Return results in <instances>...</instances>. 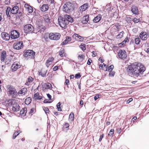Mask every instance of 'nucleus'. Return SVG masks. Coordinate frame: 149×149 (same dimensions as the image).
Listing matches in <instances>:
<instances>
[{
	"label": "nucleus",
	"mask_w": 149,
	"mask_h": 149,
	"mask_svg": "<svg viewBox=\"0 0 149 149\" xmlns=\"http://www.w3.org/2000/svg\"><path fill=\"white\" fill-rule=\"evenodd\" d=\"M134 40L135 41V43L136 45L139 44L141 41L140 39L139 38H135L134 39Z\"/></svg>",
	"instance_id": "32"
},
{
	"label": "nucleus",
	"mask_w": 149,
	"mask_h": 149,
	"mask_svg": "<svg viewBox=\"0 0 149 149\" xmlns=\"http://www.w3.org/2000/svg\"><path fill=\"white\" fill-rule=\"evenodd\" d=\"M99 95H96L94 97V99L95 100H97L99 97Z\"/></svg>",
	"instance_id": "57"
},
{
	"label": "nucleus",
	"mask_w": 149,
	"mask_h": 149,
	"mask_svg": "<svg viewBox=\"0 0 149 149\" xmlns=\"http://www.w3.org/2000/svg\"><path fill=\"white\" fill-rule=\"evenodd\" d=\"M89 17L88 15H86L84 16L82 20V22L83 24H86L89 20Z\"/></svg>",
	"instance_id": "24"
},
{
	"label": "nucleus",
	"mask_w": 149,
	"mask_h": 149,
	"mask_svg": "<svg viewBox=\"0 0 149 149\" xmlns=\"http://www.w3.org/2000/svg\"><path fill=\"white\" fill-rule=\"evenodd\" d=\"M50 33H46L45 34L44 36V38L46 40L48 38L50 39Z\"/></svg>",
	"instance_id": "31"
},
{
	"label": "nucleus",
	"mask_w": 149,
	"mask_h": 149,
	"mask_svg": "<svg viewBox=\"0 0 149 149\" xmlns=\"http://www.w3.org/2000/svg\"><path fill=\"white\" fill-rule=\"evenodd\" d=\"M51 17L49 14H46L44 16V19L45 24L49 25L51 23L50 21Z\"/></svg>",
	"instance_id": "10"
},
{
	"label": "nucleus",
	"mask_w": 149,
	"mask_h": 149,
	"mask_svg": "<svg viewBox=\"0 0 149 149\" xmlns=\"http://www.w3.org/2000/svg\"><path fill=\"white\" fill-rule=\"evenodd\" d=\"M6 54L5 51L3 50L2 51L1 53V61L2 62L4 61L6 57Z\"/></svg>",
	"instance_id": "17"
},
{
	"label": "nucleus",
	"mask_w": 149,
	"mask_h": 149,
	"mask_svg": "<svg viewBox=\"0 0 149 149\" xmlns=\"http://www.w3.org/2000/svg\"><path fill=\"white\" fill-rule=\"evenodd\" d=\"M24 29V32L26 33L32 32L34 30L33 27L30 24H28L25 25Z\"/></svg>",
	"instance_id": "7"
},
{
	"label": "nucleus",
	"mask_w": 149,
	"mask_h": 149,
	"mask_svg": "<svg viewBox=\"0 0 149 149\" xmlns=\"http://www.w3.org/2000/svg\"><path fill=\"white\" fill-rule=\"evenodd\" d=\"M54 58L53 57H49L47 61L51 63L54 60Z\"/></svg>",
	"instance_id": "43"
},
{
	"label": "nucleus",
	"mask_w": 149,
	"mask_h": 149,
	"mask_svg": "<svg viewBox=\"0 0 149 149\" xmlns=\"http://www.w3.org/2000/svg\"><path fill=\"white\" fill-rule=\"evenodd\" d=\"M31 102V99L30 97L27 98L25 100V103L26 104H29Z\"/></svg>",
	"instance_id": "28"
},
{
	"label": "nucleus",
	"mask_w": 149,
	"mask_h": 149,
	"mask_svg": "<svg viewBox=\"0 0 149 149\" xmlns=\"http://www.w3.org/2000/svg\"><path fill=\"white\" fill-rule=\"evenodd\" d=\"M47 72V71H45L44 72H39V74L42 77H45L46 76V74Z\"/></svg>",
	"instance_id": "35"
},
{
	"label": "nucleus",
	"mask_w": 149,
	"mask_h": 149,
	"mask_svg": "<svg viewBox=\"0 0 149 149\" xmlns=\"http://www.w3.org/2000/svg\"><path fill=\"white\" fill-rule=\"evenodd\" d=\"M109 72L110 73L109 74V76L111 77H113L115 74V72L114 71H112Z\"/></svg>",
	"instance_id": "39"
},
{
	"label": "nucleus",
	"mask_w": 149,
	"mask_h": 149,
	"mask_svg": "<svg viewBox=\"0 0 149 149\" xmlns=\"http://www.w3.org/2000/svg\"><path fill=\"white\" fill-rule=\"evenodd\" d=\"M92 62V60L91 58H89L87 64L88 65H90Z\"/></svg>",
	"instance_id": "49"
},
{
	"label": "nucleus",
	"mask_w": 149,
	"mask_h": 149,
	"mask_svg": "<svg viewBox=\"0 0 149 149\" xmlns=\"http://www.w3.org/2000/svg\"><path fill=\"white\" fill-rule=\"evenodd\" d=\"M101 15H98L94 18L93 20V21L95 23H97L101 20Z\"/></svg>",
	"instance_id": "23"
},
{
	"label": "nucleus",
	"mask_w": 149,
	"mask_h": 149,
	"mask_svg": "<svg viewBox=\"0 0 149 149\" xmlns=\"http://www.w3.org/2000/svg\"><path fill=\"white\" fill-rule=\"evenodd\" d=\"M114 130L113 129H111L110 130L109 133L108 134V136H112V135L114 134Z\"/></svg>",
	"instance_id": "40"
},
{
	"label": "nucleus",
	"mask_w": 149,
	"mask_h": 149,
	"mask_svg": "<svg viewBox=\"0 0 149 149\" xmlns=\"http://www.w3.org/2000/svg\"><path fill=\"white\" fill-rule=\"evenodd\" d=\"M86 45L85 44L81 43L80 45V48L84 51L86 49Z\"/></svg>",
	"instance_id": "30"
},
{
	"label": "nucleus",
	"mask_w": 149,
	"mask_h": 149,
	"mask_svg": "<svg viewBox=\"0 0 149 149\" xmlns=\"http://www.w3.org/2000/svg\"><path fill=\"white\" fill-rule=\"evenodd\" d=\"M19 7L17 6H14L11 9L10 14H15L17 13L19 10Z\"/></svg>",
	"instance_id": "15"
},
{
	"label": "nucleus",
	"mask_w": 149,
	"mask_h": 149,
	"mask_svg": "<svg viewBox=\"0 0 149 149\" xmlns=\"http://www.w3.org/2000/svg\"><path fill=\"white\" fill-rule=\"evenodd\" d=\"M68 42L67 40L66 39H65L63 41V42L62 43V44L63 45H65L68 43Z\"/></svg>",
	"instance_id": "52"
},
{
	"label": "nucleus",
	"mask_w": 149,
	"mask_h": 149,
	"mask_svg": "<svg viewBox=\"0 0 149 149\" xmlns=\"http://www.w3.org/2000/svg\"><path fill=\"white\" fill-rule=\"evenodd\" d=\"M131 11L135 15L139 14V10L137 7L135 6H132L131 7Z\"/></svg>",
	"instance_id": "16"
},
{
	"label": "nucleus",
	"mask_w": 149,
	"mask_h": 149,
	"mask_svg": "<svg viewBox=\"0 0 149 149\" xmlns=\"http://www.w3.org/2000/svg\"><path fill=\"white\" fill-rule=\"evenodd\" d=\"M65 84L66 85H68L69 84V80H68V79H66L65 80Z\"/></svg>",
	"instance_id": "60"
},
{
	"label": "nucleus",
	"mask_w": 149,
	"mask_h": 149,
	"mask_svg": "<svg viewBox=\"0 0 149 149\" xmlns=\"http://www.w3.org/2000/svg\"><path fill=\"white\" fill-rule=\"evenodd\" d=\"M12 109L13 111L15 112L19 110V108L17 109L16 108L13 106V107Z\"/></svg>",
	"instance_id": "45"
},
{
	"label": "nucleus",
	"mask_w": 149,
	"mask_h": 149,
	"mask_svg": "<svg viewBox=\"0 0 149 149\" xmlns=\"http://www.w3.org/2000/svg\"><path fill=\"white\" fill-rule=\"evenodd\" d=\"M147 35L146 32H141L140 34V36L142 40H146L147 38Z\"/></svg>",
	"instance_id": "19"
},
{
	"label": "nucleus",
	"mask_w": 149,
	"mask_h": 149,
	"mask_svg": "<svg viewBox=\"0 0 149 149\" xmlns=\"http://www.w3.org/2000/svg\"><path fill=\"white\" fill-rule=\"evenodd\" d=\"M133 22L135 23H137L139 22L140 20L139 19H137V18H135L134 19H133Z\"/></svg>",
	"instance_id": "44"
},
{
	"label": "nucleus",
	"mask_w": 149,
	"mask_h": 149,
	"mask_svg": "<svg viewBox=\"0 0 149 149\" xmlns=\"http://www.w3.org/2000/svg\"><path fill=\"white\" fill-rule=\"evenodd\" d=\"M114 68V66L113 65H111L110 66H109L108 68V70L109 72H110Z\"/></svg>",
	"instance_id": "41"
},
{
	"label": "nucleus",
	"mask_w": 149,
	"mask_h": 149,
	"mask_svg": "<svg viewBox=\"0 0 149 149\" xmlns=\"http://www.w3.org/2000/svg\"><path fill=\"white\" fill-rule=\"evenodd\" d=\"M11 8L10 7H8L7 8L6 10V13L7 17H10L12 15V14H10V11Z\"/></svg>",
	"instance_id": "26"
},
{
	"label": "nucleus",
	"mask_w": 149,
	"mask_h": 149,
	"mask_svg": "<svg viewBox=\"0 0 149 149\" xmlns=\"http://www.w3.org/2000/svg\"><path fill=\"white\" fill-rule=\"evenodd\" d=\"M34 108H33L31 109L30 111V113H33L34 112Z\"/></svg>",
	"instance_id": "63"
},
{
	"label": "nucleus",
	"mask_w": 149,
	"mask_h": 149,
	"mask_svg": "<svg viewBox=\"0 0 149 149\" xmlns=\"http://www.w3.org/2000/svg\"><path fill=\"white\" fill-rule=\"evenodd\" d=\"M72 37L79 42H82L84 40V38L82 37L76 33L74 34L72 36Z\"/></svg>",
	"instance_id": "13"
},
{
	"label": "nucleus",
	"mask_w": 149,
	"mask_h": 149,
	"mask_svg": "<svg viewBox=\"0 0 149 149\" xmlns=\"http://www.w3.org/2000/svg\"><path fill=\"white\" fill-rule=\"evenodd\" d=\"M118 55L119 58L121 59L125 58L127 56L125 50H119Z\"/></svg>",
	"instance_id": "11"
},
{
	"label": "nucleus",
	"mask_w": 149,
	"mask_h": 149,
	"mask_svg": "<svg viewBox=\"0 0 149 149\" xmlns=\"http://www.w3.org/2000/svg\"><path fill=\"white\" fill-rule=\"evenodd\" d=\"M45 89H51L52 88V86L51 84L50 83H47L46 84L45 86Z\"/></svg>",
	"instance_id": "34"
},
{
	"label": "nucleus",
	"mask_w": 149,
	"mask_h": 149,
	"mask_svg": "<svg viewBox=\"0 0 149 149\" xmlns=\"http://www.w3.org/2000/svg\"><path fill=\"white\" fill-rule=\"evenodd\" d=\"M124 33L123 31L120 32L118 35L116 36V38L117 39H119L122 38Z\"/></svg>",
	"instance_id": "29"
},
{
	"label": "nucleus",
	"mask_w": 149,
	"mask_h": 149,
	"mask_svg": "<svg viewBox=\"0 0 149 149\" xmlns=\"http://www.w3.org/2000/svg\"><path fill=\"white\" fill-rule=\"evenodd\" d=\"M58 67L57 66H54L53 68V70L54 71H56L58 69Z\"/></svg>",
	"instance_id": "55"
},
{
	"label": "nucleus",
	"mask_w": 149,
	"mask_h": 149,
	"mask_svg": "<svg viewBox=\"0 0 149 149\" xmlns=\"http://www.w3.org/2000/svg\"><path fill=\"white\" fill-rule=\"evenodd\" d=\"M133 100V99L132 98H129L127 100V102L128 103L132 101Z\"/></svg>",
	"instance_id": "61"
},
{
	"label": "nucleus",
	"mask_w": 149,
	"mask_h": 149,
	"mask_svg": "<svg viewBox=\"0 0 149 149\" xmlns=\"http://www.w3.org/2000/svg\"><path fill=\"white\" fill-rule=\"evenodd\" d=\"M65 51L64 49H62L59 52V55L60 56L63 57L65 55L64 54Z\"/></svg>",
	"instance_id": "33"
},
{
	"label": "nucleus",
	"mask_w": 149,
	"mask_h": 149,
	"mask_svg": "<svg viewBox=\"0 0 149 149\" xmlns=\"http://www.w3.org/2000/svg\"><path fill=\"white\" fill-rule=\"evenodd\" d=\"M74 4L70 2H68L64 5L63 10L66 13H70L72 12L74 10Z\"/></svg>",
	"instance_id": "2"
},
{
	"label": "nucleus",
	"mask_w": 149,
	"mask_h": 149,
	"mask_svg": "<svg viewBox=\"0 0 149 149\" xmlns=\"http://www.w3.org/2000/svg\"><path fill=\"white\" fill-rule=\"evenodd\" d=\"M81 77V75L80 73L76 74L75 75V77L76 78H80Z\"/></svg>",
	"instance_id": "47"
},
{
	"label": "nucleus",
	"mask_w": 149,
	"mask_h": 149,
	"mask_svg": "<svg viewBox=\"0 0 149 149\" xmlns=\"http://www.w3.org/2000/svg\"><path fill=\"white\" fill-rule=\"evenodd\" d=\"M78 57L80 58H81L83 59L84 58V56L83 55H81V56L80 55H79L78 56Z\"/></svg>",
	"instance_id": "64"
},
{
	"label": "nucleus",
	"mask_w": 149,
	"mask_h": 149,
	"mask_svg": "<svg viewBox=\"0 0 149 149\" xmlns=\"http://www.w3.org/2000/svg\"><path fill=\"white\" fill-rule=\"evenodd\" d=\"M33 79L31 77H29L28 79V81L29 82V83L33 81Z\"/></svg>",
	"instance_id": "46"
},
{
	"label": "nucleus",
	"mask_w": 149,
	"mask_h": 149,
	"mask_svg": "<svg viewBox=\"0 0 149 149\" xmlns=\"http://www.w3.org/2000/svg\"><path fill=\"white\" fill-rule=\"evenodd\" d=\"M27 111V109L26 108L24 107L20 111V113L21 114L24 115L26 114Z\"/></svg>",
	"instance_id": "27"
},
{
	"label": "nucleus",
	"mask_w": 149,
	"mask_h": 149,
	"mask_svg": "<svg viewBox=\"0 0 149 149\" xmlns=\"http://www.w3.org/2000/svg\"><path fill=\"white\" fill-rule=\"evenodd\" d=\"M20 33L16 30H13L11 32V38L12 39H15L19 38Z\"/></svg>",
	"instance_id": "9"
},
{
	"label": "nucleus",
	"mask_w": 149,
	"mask_h": 149,
	"mask_svg": "<svg viewBox=\"0 0 149 149\" xmlns=\"http://www.w3.org/2000/svg\"><path fill=\"white\" fill-rule=\"evenodd\" d=\"M23 43L22 42H18L15 43L13 45L14 49L19 50L23 48Z\"/></svg>",
	"instance_id": "8"
},
{
	"label": "nucleus",
	"mask_w": 149,
	"mask_h": 149,
	"mask_svg": "<svg viewBox=\"0 0 149 149\" xmlns=\"http://www.w3.org/2000/svg\"><path fill=\"white\" fill-rule=\"evenodd\" d=\"M88 4L87 3H86L81 6L79 8L80 10L82 11L86 10L88 8Z\"/></svg>",
	"instance_id": "21"
},
{
	"label": "nucleus",
	"mask_w": 149,
	"mask_h": 149,
	"mask_svg": "<svg viewBox=\"0 0 149 149\" xmlns=\"http://www.w3.org/2000/svg\"><path fill=\"white\" fill-rule=\"evenodd\" d=\"M42 97L41 96H40L39 95H38V97L37 98H36L38 100H40L42 99Z\"/></svg>",
	"instance_id": "59"
},
{
	"label": "nucleus",
	"mask_w": 149,
	"mask_h": 149,
	"mask_svg": "<svg viewBox=\"0 0 149 149\" xmlns=\"http://www.w3.org/2000/svg\"><path fill=\"white\" fill-rule=\"evenodd\" d=\"M44 110L45 111V113L47 115V113H49V110L48 108L47 107H45L44 109Z\"/></svg>",
	"instance_id": "42"
},
{
	"label": "nucleus",
	"mask_w": 149,
	"mask_h": 149,
	"mask_svg": "<svg viewBox=\"0 0 149 149\" xmlns=\"http://www.w3.org/2000/svg\"><path fill=\"white\" fill-rule=\"evenodd\" d=\"M17 14L18 17H20L22 15V13L21 12L19 11V13H18Z\"/></svg>",
	"instance_id": "54"
},
{
	"label": "nucleus",
	"mask_w": 149,
	"mask_h": 149,
	"mask_svg": "<svg viewBox=\"0 0 149 149\" xmlns=\"http://www.w3.org/2000/svg\"><path fill=\"white\" fill-rule=\"evenodd\" d=\"M20 67L19 63L17 62H14L11 66V68L14 71H16Z\"/></svg>",
	"instance_id": "14"
},
{
	"label": "nucleus",
	"mask_w": 149,
	"mask_h": 149,
	"mask_svg": "<svg viewBox=\"0 0 149 149\" xmlns=\"http://www.w3.org/2000/svg\"><path fill=\"white\" fill-rule=\"evenodd\" d=\"M36 53L32 50H27L24 52V57L28 58H34L35 57Z\"/></svg>",
	"instance_id": "3"
},
{
	"label": "nucleus",
	"mask_w": 149,
	"mask_h": 149,
	"mask_svg": "<svg viewBox=\"0 0 149 149\" xmlns=\"http://www.w3.org/2000/svg\"><path fill=\"white\" fill-rule=\"evenodd\" d=\"M24 7L26 8L29 13H31L33 12V10L32 7L27 4H25L24 5Z\"/></svg>",
	"instance_id": "20"
},
{
	"label": "nucleus",
	"mask_w": 149,
	"mask_h": 149,
	"mask_svg": "<svg viewBox=\"0 0 149 149\" xmlns=\"http://www.w3.org/2000/svg\"><path fill=\"white\" fill-rule=\"evenodd\" d=\"M49 6L47 4H43L41 7L40 9L42 12H45L48 10Z\"/></svg>",
	"instance_id": "25"
},
{
	"label": "nucleus",
	"mask_w": 149,
	"mask_h": 149,
	"mask_svg": "<svg viewBox=\"0 0 149 149\" xmlns=\"http://www.w3.org/2000/svg\"><path fill=\"white\" fill-rule=\"evenodd\" d=\"M61 103L60 102H59L56 105V107L58 109V110L59 111H61L62 109H61Z\"/></svg>",
	"instance_id": "36"
},
{
	"label": "nucleus",
	"mask_w": 149,
	"mask_h": 149,
	"mask_svg": "<svg viewBox=\"0 0 149 149\" xmlns=\"http://www.w3.org/2000/svg\"><path fill=\"white\" fill-rule=\"evenodd\" d=\"M58 20L59 25L62 28L65 29L69 23L67 21L65 20L64 17H59L58 18Z\"/></svg>",
	"instance_id": "4"
},
{
	"label": "nucleus",
	"mask_w": 149,
	"mask_h": 149,
	"mask_svg": "<svg viewBox=\"0 0 149 149\" xmlns=\"http://www.w3.org/2000/svg\"><path fill=\"white\" fill-rule=\"evenodd\" d=\"M66 39L67 40L68 42H70L71 40V37H70L69 36H66Z\"/></svg>",
	"instance_id": "48"
},
{
	"label": "nucleus",
	"mask_w": 149,
	"mask_h": 149,
	"mask_svg": "<svg viewBox=\"0 0 149 149\" xmlns=\"http://www.w3.org/2000/svg\"><path fill=\"white\" fill-rule=\"evenodd\" d=\"M19 131H18L17 132H15L13 134V139H15L17 136L20 133V132L19 133Z\"/></svg>",
	"instance_id": "37"
},
{
	"label": "nucleus",
	"mask_w": 149,
	"mask_h": 149,
	"mask_svg": "<svg viewBox=\"0 0 149 149\" xmlns=\"http://www.w3.org/2000/svg\"><path fill=\"white\" fill-rule=\"evenodd\" d=\"M103 134H102L100 136V138L99 140V142H100L101 141L102 139L103 138Z\"/></svg>",
	"instance_id": "58"
},
{
	"label": "nucleus",
	"mask_w": 149,
	"mask_h": 149,
	"mask_svg": "<svg viewBox=\"0 0 149 149\" xmlns=\"http://www.w3.org/2000/svg\"><path fill=\"white\" fill-rule=\"evenodd\" d=\"M103 65H104V67L105 68V69H102L103 70H105V71H107V69H108V65H106L104 63H103Z\"/></svg>",
	"instance_id": "51"
},
{
	"label": "nucleus",
	"mask_w": 149,
	"mask_h": 149,
	"mask_svg": "<svg viewBox=\"0 0 149 149\" xmlns=\"http://www.w3.org/2000/svg\"><path fill=\"white\" fill-rule=\"evenodd\" d=\"M50 39L51 40H58L60 38L61 35L59 33H50Z\"/></svg>",
	"instance_id": "6"
},
{
	"label": "nucleus",
	"mask_w": 149,
	"mask_h": 149,
	"mask_svg": "<svg viewBox=\"0 0 149 149\" xmlns=\"http://www.w3.org/2000/svg\"><path fill=\"white\" fill-rule=\"evenodd\" d=\"M98 60L100 61L102 63H103L104 61V60L101 57H100L99 58Z\"/></svg>",
	"instance_id": "56"
},
{
	"label": "nucleus",
	"mask_w": 149,
	"mask_h": 149,
	"mask_svg": "<svg viewBox=\"0 0 149 149\" xmlns=\"http://www.w3.org/2000/svg\"><path fill=\"white\" fill-rule=\"evenodd\" d=\"M6 87L7 91L10 95H13L15 96L17 95V91L14 86L10 85H7Z\"/></svg>",
	"instance_id": "5"
},
{
	"label": "nucleus",
	"mask_w": 149,
	"mask_h": 149,
	"mask_svg": "<svg viewBox=\"0 0 149 149\" xmlns=\"http://www.w3.org/2000/svg\"><path fill=\"white\" fill-rule=\"evenodd\" d=\"M39 28L40 29H41L42 31H43L45 29V27L43 26H40Z\"/></svg>",
	"instance_id": "53"
},
{
	"label": "nucleus",
	"mask_w": 149,
	"mask_h": 149,
	"mask_svg": "<svg viewBox=\"0 0 149 149\" xmlns=\"http://www.w3.org/2000/svg\"><path fill=\"white\" fill-rule=\"evenodd\" d=\"M74 118V114L73 113H71L69 116V118L71 120H73Z\"/></svg>",
	"instance_id": "38"
},
{
	"label": "nucleus",
	"mask_w": 149,
	"mask_h": 149,
	"mask_svg": "<svg viewBox=\"0 0 149 149\" xmlns=\"http://www.w3.org/2000/svg\"><path fill=\"white\" fill-rule=\"evenodd\" d=\"M1 37L3 40H8L10 38L9 34L5 32L2 33Z\"/></svg>",
	"instance_id": "12"
},
{
	"label": "nucleus",
	"mask_w": 149,
	"mask_h": 149,
	"mask_svg": "<svg viewBox=\"0 0 149 149\" xmlns=\"http://www.w3.org/2000/svg\"><path fill=\"white\" fill-rule=\"evenodd\" d=\"M129 75L134 77H138L143 74L146 69L140 63H135L129 65L127 68Z\"/></svg>",
	"instance_id": "1"
},
{
	"label": "nucleus",
	"mask_w": 149,
	"mask_h": 149,
	"mask_svg": "<svg viewBox=\"0 0 149 149\" xmlns=\"http://www.w3.org/2000/svg\"><path fill=\"white\" fill-rule=\"evenodd\" d=\"M64 18L65 20L67 21L68 22H73L74 19L68 15H64Z\"/></svg>",
	"instance_id": "18"
},
{
	"label": "nucleus",
	"mask_w": 149,
	"mask_h": 149,
	"mask_svg": "<svg viewBox=\"0 0 149 149\" xmlns=\"http://www.w3.org/2000/svg\"><path fill=\"white\" fill-rule=\"evenodd\" d=\"M38 95H39V94L38 93H36L34 94V97H36V98H37L38 97Z\"/></svg>",
	"instance_id": "62"
},
{
	"label": "nucleus",
	"mask_w": 149,
	"mask_h": 149,
	"mask_svg": "<svg viewBox=\"0 0 149 149\" xmlns=\"http://www.w3.org/2000/svg\"><path fill=\"white\" fill-rule=\"evenodd\" d=\"M51 63L50 62H49L48 61H47L46 63V66L48 68L50 65L51 64Z\"/></svg>",
	"instance_id": "50"
},
{
	"label": "nucleus",
	"mask_w": 149,
	"mask_h": 149,
	"mask_svg": "<svg viewBox=\"0 0 149 149\" xmlns=\"http://www.w3.org/2000/svg\"><path fill=\"white\" fill-rule=\"evenodd\" d=\"M27 90L26 88H23L21 89L18 92V94L19 95H25V93H27Z\"/></svg>",
	"instance_id": "22"
}]
</instances>
